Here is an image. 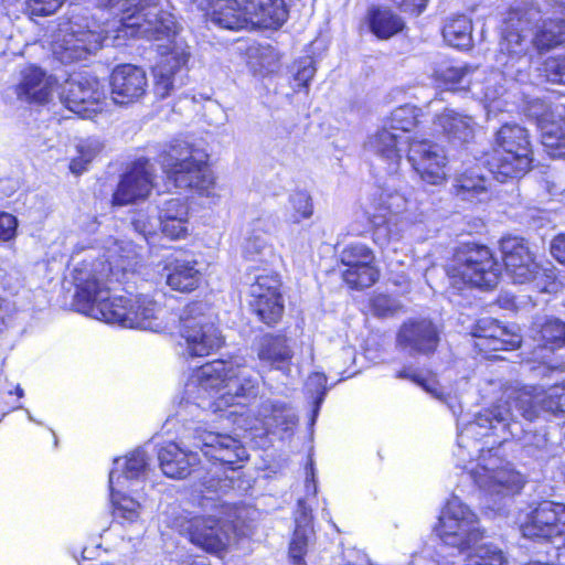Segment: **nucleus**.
<instances>
[{
	"mask_svg": "<svg viewBox=\"0 0 565 565\" xmlns=\"http://www.w3.org/2000/svg\"><path fill=\"white\" fill-rule=\"evenodd\" d=\"M111 98L118 105L139 100L147 90L148 81L142 68L122 64L114 68L110 76Z\"/></svg>",
	"mask_w": 565,
	"mask_h": 565,
	"instance_id": "obj_25",
	"label": "nucleus"
},
{
	"mask_svg": "<svg viewBox=\"0 0 565 565\" xmlns=\"http://www.w3.org/2000/svg\"><path fill=\"white\" fill-rule=\"evenodd\" d=\"M542 413L558 416L565 415V383L551 386L545 392H537L535 387H524L516 392L511 401H505L478 414L473 422H469L458 435V446L468 448L471 441L476 444L478 437L487 436L489 430L503 433L502 440H507L508 431L512 437L523 439L524 447L534 456L547 451L548 440L545 433L523 431L516 422L518 416L526 420L537 418Z\"/></svg>",
	"mask_w": 565,
	"mask_h": 565,
	"instance_id": "obj_2",
	"label": "nucleus"
},
{
	"mask_svg": "<svg viewBox=\"0 0 565 565\" xmlns=\"http://www.w3.org/2000/svg\"><path fill=\"white\" fill-rule=\"evenodd\" d=\"M341 565H374V563L364 551L348 548L343 553Z\"/></svg>",
	"mask_w": 565,
	"mask_h": 565,
	"instance_id": "obj_62",
	"label": "nucleus"
},
{
	"mask_svg": "<svg viewBox=\"0 0 565 565\" xmlns=\"http://www.w3.org/2000/svg\"><path fill=\"white\" fill-rule=\"evenodd\" d=\"M454 189L458 198L472 202L488 192V181L475 170H468L456 178Z\"/></svg>",
	"mask_w": 565,
	"mask_h": 565,
	"instance_id": "obj_43",
	"label": "nucleus"
},
{
	"mask_svg": "<svg viewBox=\"0 0 565 565\" xmlns=\"http://www.w3.org/2000/svg\"><path fill=\"white\" fill-rule=\"evenodd\" d=\"M294 88L300 90L309 87L317 70L312 57L306 56L294 64Z\"/></svg>",
	"mask_w": 565,
	"mask_h": 565,
	"instance_id": "obj_53",
	"label": "nucleus"
},
{
	"mask_svg": "<svg viewBox=\"0 0 565 565\" xmlns=\"http://www.w3.org/2000/svg\"><path fill=\"white\" fill-rule=\"evenodd\" d=\"M411 141L408 136H403L390 130L387 126H383L369 137L365 150L385 164L384 169L388 174H394L398 171L403 153L406 149L408 150Z\"/></svg>",
	"mask_w": 565,
	"mask_h": 565,
	"instance_id": "obj_23",
	"label": "nucleus"
},
{
	"mask_svg": "<svg viewBox=\"0 0 565 565\" xmlns=\"http://www.w3.org/2000/svg\"><path fill=\"white\" fill-rule=\"evenodd\" d=\"M502 332L503 334H498L497 340H491L492 352L500 350H514L520 347L522 342V337L519 333L509 330L507 327L503 326Z\"/></svg>",
	"mask_w": 565,
	"mask_h": 565,
	"instance_id": "obj_58",
	"label": "nucleus"
},
{
	"mask_svg": "<svg viewBox=\"0 0 565 565\" xmlns=\"http://www.w3.org/2000/svg\"><path fill=\"white\" fill-rule=\"evenodd\" d=\"M529 116L536 119L542 145L551 157H565V103L547 105L536 99L527 107Z\"/></svg>",
	"mask_w": 565,
	"mask_h": 565,
	"instance_id": "obj_16",
	"label": "nucleus"
},
{
	"mask_svg": "<svg viewBox=\"0 0 565 565\" xmlns=\"http://www.w3.org/2000/svg\"><path fill=\"white\" fill-rule=\"evenodd\" d=\"M501 252L507 273L514 284L531 282L540 274V266L524 238H503L501 241Z\"/></svg>",
	"mask_w": 565,
	"mask_h": 565,
	"instance_id": "obj_19",
	"label": "nucleus"
},
{
	"mask_svg": "<svg viewBox=\"0 0 565 565\" xmlns=\"http://www.w3.org/2000/svg\"><path fill=\"white\" fill-rule=\"evenodd\" d=\"M147 472L148 457L141 448L134 450L125 459L117 458L114 460V468L109 472V488L115 519H124L132 523L139 516L141 504L134 498L126 495L122 490L128 488L127 483L129 481L142 480Z\"/></svg>",
	"mask_w": 565,
	"mask_h": 565,
	"instance_id": "obj_12",
	"label": "nucleus"
},
{
	"mask_svg": "<svg viewBox=\"0 0 565 565\" xmlns=\"http://www.w3.org/2000/svg\"><path fill=\"white\" fill-rule=\"evenodd\" d=\"M160 162L168 180L180 190L201 192L212 183L207 154L185 141L172 143L161 154Z\"/></svg>",
	"mask_w": 565,
	"mask_h": 565,
	"instance_id": "obj_11",
	"label": "nucleus"
},
{
	"mask_svg": "<svg viewBox=\"0 0 565 565\" xmlns=\"http://www.w3.org/2000/svg\"><path fill=\"white\" fill-rule=\"evenodd\" d=\"M472 70L467 66H448L437 72V78L446 90L460 92L471 89L470 75Z\"/></svg>",
	"mask_w": 565,
	"mask_h": 565,
	"instance_id": "obj_47",
	"label": "nucleus"
},
{
	"mask_svg": "<svg viewBox=\"0 0 565 565\" xmlns=\"http://www.w3.org/2000/svg\"><path fill=\"white\" fill-rule=\"evenodd\" d=\"M435 125L454 142H468L473 137V119L452 109H445L444 113L438 115Z\"/></svg>",
	"mask_w": 565,
	"mask_h": 565,
	"instance_id": "obj_37",
	"label": "nucleus"
},
{
	"mask_svg": "<svg viewBox=\"0 0 565 565\" xmlns=\"http://www.w3.org/2000/svg\"><path fill=\"white\" fill-rule=\"evenodd\" d=\"M479 532H437V554L455 557L468 553L465 565H508L503 552L492 544H478Z\"/></svg>",
	"mask_w": 565,
	"mask_h": 565,
	"instance_id": "obj_13",
	"label": "nucleus"
},
{
	"mask_svg": "<svg viewBox=\"0 0 565 565\" xmlns=\"http://www.w3.org/2000/svg\"><path fill=\"white\" fill-rule=\"evenodd\" d=\"M131 225L139 235H141L146 241H149L153 235L157 234L158 230H161L159 215L150 216L147 213L140 212L138 213Z\"/></svg>",
	"mask_w": 565,
	"mask_h": 565,
	"instance_id": "obj_55",
	"label": "nucleus"
},
{
	"mask_svg": "<svg viewBox=\"0 0 565 565\" xmlns=\"http://www.w3.org/2000/svg\"><path fill=\"white\" fill-rule=\"evenodd\" d=\"M258 385L259 377L252 369L223 360L200 366L185 382L181 402L183 411L204 416L198 422H188L182 441L193 439L192 446L215 461L202 480L206 493L224 494L233 489L237 465L247 458V452L237 438L207 429L202 422L210 414L220 413V417L236 423V416L242 415L241 409L247 399L256 397Z\"/></svg>",
	"mask_w": 565,
	"mask_h": 565,
	"instance_id": "obj_1",
	"label": "nucleus"
},
{
	"mask_svg": "<svg viewBox=\"0 0 565 565\" xmlns=\"http://www.w3.org/2000/svg\"><path fill=\"white\" fill-rule=\"evenodd\" d=\"M439 524L449 529L480 530L478 515L457 495H452L446 502L439 516Z\"/></svg>",
	"mask_w": 565,
	"mask_h": 565,
	"instance_id": "obj_38",
	"label": "nucleus"
},
{
	"mask_svg": "<svg viewBox=\"0 0 565 565\" xmlns=\"http://www.w3.org/2000/svg\"><path fill=\"white\" fill-rule=\"evenodd\" d=\"M327 376L323 373L316 372L309 375L306 387L308 392H310L313 396V409L311 417V425L315 424L317 416L319 414V409L321 404L323 403L324 396L327 394Z\"/></svg>",
	"mask_w": 565,
	"mask_h": 565,
	"instance_id": "obj_51",
	"label": "nucleus"
},
{
	"mask_svg": "<svg viewBox=\"0 0 565 565\" xmlns=\"http://www.w3.org/2000/svg\"><path fill=\"white\" fill-rule=\"evenodd\" d=\"M18 220L14 215L0 212V241L11 242L17 236Z\"/></svg>",
	"mask_w": 565,
	"mask_h": 565,
	"instance_id": "obj_61",
	"label": "nucleus"
},
{
	"mask_svg": "<svg viewBox=\"0 0 565 565\" xmlns=\"http://www.w3.org/2000/svg\"><path fill=\"white\" fill-rule=\"evenodd\" d=\"M56 81L41 67L29 65L21 70L15 87L18 99L30 104L44 105L53 96Z\"/></svg>",
	"mask_w": 565,
	"mask_h": 565,
	"instance_id": "obj_26",
	"label": "nucleus"
},
{
	"mask_svg": "<svg viewBox=\"0 0 565 565\" xmlns=\"http://www.w3.org/2000/svg\"><path fill=\"white\" fill-rule=\"evenodd\" d=\"M203 551L220 555L235 541L237 544L248 541L246 532H180Z\"/></svg>",
	"mask_w": 565,
	"mask_h": 565,
	"instance_id": "obj_39",
	"label": "nucleus"
},
{
	"mask_svg": "<svg viewBox=\"0 0 565 565\" xmlns=\"http://www.w3.org/2000/svg\"><path fill=\"white\" fill-rule=\"evenodd\" d=\"M171 514L173 515V521L168 523L167 526L172 530H215L220 526L221 518H216V515H195L190 516V513L179 512L178 508H172ZM224 525H221V530H223Z\"/></svg>",
	"mask_w": 565,
	"mask_h": 565,
	"instance_id": "obj_45",
	"label": "nucleus"
},
{
	"mask_svg": "<svg viewBox=\"0 0 565 565\" xmlns=\"http://www.w3.org/2000/svg\"><path fill=\"white\" fill-rule=\"evenodd\" d=\"M258 359L275 370L289 371L294 351L284 335L266 334L259 340Z\"/></svg>",
	"mask_w": 565,
	"mask_h": 565,
	"instance_id": "obj_31",
	"label": "nucleus"
},
{
	"mask_svg": "<svg viewBox=\"0 0 565 565\" xmlns=\"http://www.w3.org/2000/svg\"><path fill=\"white\" fill-rule=\"evenodd\" d=\"M104 98L103 85L96 77L89 75L71 78L64 89L66 107L83 117H90L92 114L97 113Z\"/></svg>",
	"mask_w": 565,
	"mask_h": 565,
	"instance_id": "obj_20",
	"label": "nucleus"
},
{
	"mask_svg": "<svg viewBox=\"0 0 565 565\" xmlns=\"http://www.w3.org/2000/svg\"><path fill=\"white\" fill-rule=\"evenodd\" d=\"M153 166L147 159L135 161L122 174L113 195L116 205H127L143 200L152 189Z\"/></svg>",
	"mask_w": 565,
	"mask_h": 565,
	"instance_id": "obj_22",
	"label": "nucleus"
},
{
	"mask_svg": "<svg viewBox=\"0 0 565 565\" xmlns=\"http://www.w3.org/2000/svg\"><path fill=\"white\" fill-rule=\"evenodd\" d=\"M446 271L450 284L458 289L470 286L489 290L499 284L502 266L489 247L467 243L456 249Z\"/></svg>",
	"mask_w": 565,
	"mask_h": 565,
	"instance_id": "obj_8",
	"label": "nucleus"
},
{
	"mask_svg": "<svg viewBox=\"0 0 565 565\" xmlns=\"http://www.w3.org/2000/svg\"><path fill=\"white\" fill-rule=\"evenodd\" d=\"M118 19L108 23L114 39L139 36L148 40H170L175 34V19L163 11L158 0H90Z\"/></svg>",
	"mask_w": 565,
	"mask_h": 565,
	"instance_id": "obj_5",
	"label": "nucleus"
},
{
	"mask_svg": "<svg viewBox=\"0 0 565 565\" xmlns=\"http://www.w3.org/2000/svg\"><path fill=\"white\" fill-rule=\"evenodd\" d=\"M203 116L207 124L220 126L226 121V114L222 106L212 99H207L203 106Z\"/></svg>",
	"mask_w": 565,
	"mask_h": 565,
	"instance_id": "obj_60",
	"label": "nucleus"
},
{
	"mask_svg": "<svg viewBox=\"0 0 565 565\" xmlns=\"http://www.w3.org/2000/svg\"><path fill=\"white\" fill-rule=\"evenodd\" d=\"M396 341L409 354L428 355L439 343V330L429 319H409L401 326Z\"/></svg>",
	"mask_w": 565,
	"mask_h": 565,
	"instance_id": "obj_24",
	"label": "nucleus"
},
{
	"mask_svg": "<svg viewBox=\"0 0 565 565\" xmlns=\"http://www.w3.org/2000/svg\"><path fill=\"white\" fill-rule=\"evenodd\" d=\"M103 143L98 138L89 137L81 139L76 143V156L71 160L70 170L74 174H81L88 163L102 151Z\"/></svg>",
	"mask_w": 565,
	"mask_h": 565,
	"instance_id": "obj_48",
	"label": "nucleus"
},
{
	"mask_svg": "<svg viewBox=\"0 0 565 565\" xmlns=\"http://www.w3.org/2000/svg\"><path fill=\"white\" fill-rule=\"evenodd\" d=\"M558 46L565 47V20H543L536 6L520 4L504 19L497 63L504 74L519 79L534 52L543 54Z\"/></svg>",
	"mask_w": 565,
	"mask_h": 565,
	"instance_id": "obj_3",
	"label": "nucleus"
},
{
	"mask_svg": "<svg viewBox=\"0 0 565 565\" xmlns=\"http://www.w3.org/2000/svg\"><path fill=\"white\" fill-rule=\"evenodd\" d=\"M269 222L264 218H257L252 222L250 231L246 237L243 250L247 259L259 263H271L276 255L274 247L269 243Z\"/></svg>",
	"mask_w": 565,
	"mask_h": 565,
	"instance_id": "obj_32",
	"label": "nucleus"
},
{
	"mask_svg": "<svg viewBox=\"0 0 565 565\" xmlns=\"http://www.w3.org/2000/svg\"><path fill=\"white\" fill-rule=\"evenodd\" d=\"M395 7L405 13L419 15L426 8L428 0H391Z\"/></svg>",
	"mask_w": 565,
	"mask_h": 565,
	"instance_id": "obj_63",
	"label": "nucleus"
},
{
	"mask_svg": "<svg viewBox=\"0 0 565 565\" xmlns=\"http://www.w3.org/2000/svg\"><path fill=\"white\" fill-rule=\"evenodd\" d=\"M544 530L565 527V504L552 501L541 502L536 508L525 513L520 530Z\"/></svg>",
	"mask_w": 565,
	"mask_h": 565,
	"instance_id": "obj_35",
	"label": "nucleus"
},
{
	"mask_svg": "<svg viewBox=\"0 0 565 565\" xmlns=\"http://www.w3.org/2000/svg\"><path fill=\"white\" fill-rule=\"evenodd\" d=\"M498 334H503L502 326L489 317L479 319L471 330V335L476 339L475 347L484 353L492 352L491 340H497Z\"/></svg>",
	"mask_w": 565,
	"mask_h": 565,
	"instance_id": "obj_46",
	"label": "nucleus"
},
{
	"mask_svg": "<svg viewBox=\"0 0 565 565\" xmlns=\"http://www.w3.org/2000/svg\"><path fill=\"white\" fill-rule=\"evenodd\" d=\"M248 22L263 28H278L287 19L284 0H246Z\"/></svg>",
	"mask_w": 565,
	"mask_h": 565,
	"instance_id": "obj_33",
	"label": "nucleus"
},
{
	"mask_svg": "<svg viewBox=\"0 0 565 565\" xmlns=\"http://www.w3.org/2000/svg\"><path fill=\"white\" fill-rule=\"evenodd\" d=\"M371 31L380 39H390L404 29V21L390 8L372 7L367 13Z\"/></svg>",
	"mask_w": 565,
	"mask_h": 565,
	"instance_id": "obj_42",
	"label": "nucleus"
},
{
	"mask_svg": "<svg viewBox=\"0 0 565 565\" xmlns=\"http://www.w3.org/2000/svg\"><path fill=\"white\" fill-rule=\"evenodd\" d=\"M417 116L416 107L404 105L392 111L384 126H387L392 131L407 136L406 134L417 125Z\"/></svg>",
	"mask_w": 565,
	"mask_h": 565,
	"instance_id": "obj_50",
	"label": "nucleus"
},
{
	"mask_svg": "<svg viewBox=\"0 0 565 565\" xmlns=\"http://www.w3.org/2000/svg\"><path fill=\"white\" fill-rule=\"evenodd\" d=\"M258 415L267 430L273 428H280L281 430L290 429L297 420L295 413L287 406V404L266 399L259 407Z\"/></svg>",
	"mask_w": 565,
	"mask_h": 565,
	"instance_id": "obj_41",
	"label": "nucleus"
},
{
	"mask_svg": "<svg viewBox=\"0 0 565 565\" xmlns=\"http://www.w3.org/2000/svg\"><path fill=\"white\" fill-rule=\"evenodd\" d=\"M532 147L527 130L512 122L494 134V148L487 159L489 171L499 182L524 175L532 167Z\"/></svg>",
	"mask_w": 565,
	"mask_h": 565,
	"instance_id": "obj_6",
	"label": "nucleus"
},
{
	"mask_svg": "<svg viewBox=\"0 0 565 565\" xmlns=\"http://www.w3.org/2000/svg\"><path fill=\"white\" fill-rule=\"evenodd\" d=\"M106 263L107 270L111 277H117L118 273L121 271L122 276L127 273L134 271L140 260V252L137 246L130 241H110L109 245L106 246Z\"/></svg>",
	"mask_w": 565,
	"mask_h": 565,
	"instance_id": "obj_30",
	"label": "nucleus"
},
{
	"mask_svg": "<svg viewBox=\"0 0 565 565\" xmlns=\"http://www.w3.org/2000/svg\"><path fill=\"white\" fill-rule=\"evenodd\" d=\"M205 309L202 302L191 303L180 318V333L185 341V352L190 356L209 355L223 343L212 317Z\"/></svg>",
	"mask_w": 565,
	"mask_h": 565,
	"instance_id": "obj_14",
	"label": "nucleus"
},
{
	"mask_svg": "<svg viewBox=\"0 0 565 565\" xmlns=\"http://www.w3.org/2000/svg\"><path fill=\"white\" fill-rule=\"evenodd\" d=\"M287 212L289 220L295 224L310 218L313 214V202L310 193L305 190L291 192L288 196Z\"/></svg>",
	"mask_w": 565,
	"mask_h": 565,
	"instance_id": "obj_49",
	"label": "nucleus"
},
{
	"mask_svg": "<svg viewBox=\"0 0 565 565\" xmlns=\"http://www.w3.org/2000/svg\"><path fill=\"white\" fill-rule=\"evenodd\" d=\"M65 0H28V10L32 15H50L54 13Z\"/></svg>",
	"mask_w": 565,
	"mask_h": 565,
	"instance_id": "obj_59",
	"label": "nucleus"
},
{
	"mask_svg": "<svg viewBox=\"0 0 565 565\" xmlns=\"http://www.w3.org/2000/svg\"><path fill=\"white\" fill-rule=\"evenodd\" d=\"M189 60L184 50L172 49L161 54L160 61L153 67L154 92L160 98H166L174 87L175 74Z\"/></svg>",
	"mask_w": 565,
	"mask_h": 565,
	"instance_id": "obj_28",
	"label": "nucleus"
},
{
	"mask_svg": "<svg viewBox=\"0 0 565 565\" xmlns=\"http://www.w3.org/2000/svg\"><path fill=\"white\" fill-rule=\"evenodd\" d=\"M413 205L405 193L388 186L379 190L365 211L374 227V242L386 246L399 239L402 228L398 223L422 222V215L412 211Z\"/></svg>",
	"mask_w": 565,
	"mask_h": 565,
	"instance_id": "obj_9",
	"label": "nucleus"
},
{
	"mask_svg": "<svg viewBox=\"0 0 565 565\" xmlns=\"http://www.w3.org/2000/svg\"><path fill=\"white\" fill-rule=\"evenodd\" d=\"M341 262L347 267L342 271L343 280L351 288H367L379 278L374 267L373 252L363 244H352L341 253Z\"/></svg>",
	"mask_w": 565,
	"mask_h": 565,
	"instance_id": "obj_21",
	"label": "nucleus"
},
{
	"mask_svg": "<svg viewBox=\"0 0 565 565\" xmlns=\"http://www.w3.org/2000/svg\"><path fill=\"white\" fill-rule=\"evenodd\" d=\"M161 232L172 238H183L189 233V206L181 199L164 201L159 207Z\"/></svg>",
	"mask_w": 565,
	"mask_h": 565,
	"instance_id": "obj_29",
	"label": "nucleus"
},
{
	"mask_svg": "<svg viewBox=\"0 0 565 565\" xmlns=\"http://www.w3.org/2000/svg\"><path fill=\"white\" fill-rule=\"evenodd\" d=\"M100 265L105 271L106 265ZM104 277V273L97 276L95 271L86 268L76 269L74 306L78 312L124 328L152 331L161 328L158 320L162 308L157 301L145 295L110 297Z\"/></svg>",
	"mask_w": 565,
	"mask_h": 565,
	"instance_id": "obj_4",
	"label": "nucleus"
},
{
	"mask_svg": "<svg viewBox=\"0 0 565 565\" xmlns=\"http://www.w3.org/2000/svg\"><path fill=\"white\" fill-rule=\"evenodd\" d=\"M535 326L534 340L537 345L532 352V362L537 365L530 366V370L544 377L552 372L563 370L564 363L556 360L553 352L565 344V323L559 319L548 318Z\"/></svg>",
	"mask_w": 565,
	"mask_h": 565,
	"instance_id": "obj_15",
	"label": "nucleus"
},
{
	"mask_svg": "<svg viewBox=\"0 0 565 565\" xmlns=\"http://www.w3.org/2000/svg\"><path fill=\"white\" fill-rule=\"evenodd\" d=\"M281 281L275 273L255 275L249 285V306L259 320L268 326L277 323L284 313Z\"/></svg>",
	"mask_w": 565,
	"mask_h": 565,
	"instance_id": "obj_17",
	"label": "nucleus"
},
{
	"mask_svg": "<svg viewBox=\"0 0 565 565\" xmlns=\"http://www.w3.org/2000/svg\"><path fill=\"white\" fill-rule=\"evenodd\" d=\"M521 546L534 553L550 554V545L556 551V556L565 563V532H522Z\"/></svg>",
	"mask_w": 565,
	"mask_h": 565,
	"instance_id": "obj_40",
	"label": "nucleus"
},
{
	"mask_svg": "<svg viewBox=\"0 0 565 565\" xmlns=\"http://www.w3.org/2000/svg\"><path fill=\"white\" fill-rule=\"evenodd\" d=\"M542 72L547 82L565 84V55L548 57L543 64Z\"/></svg>",
	"mask_w": 565,
	"mask_h": 565,
	"instance_id": "obj_56",
	"label": "nucleus"
},
{
	"mask_svg": "<svg viewBox=\"0 0 565 565\" xmlns=\"http://www.w3.org/2000/svg\"><path fill=\"white\" fill-rule=\"evenodd\" d=\"M550 249L553 257L565 265V234L557 235L552 241Z\"/></svg>",
	"mask_w": 565,
	"mask_h": 565,
	"instance_id": "obj_64",
	"label": "nucleus"
},
{
	"mask_svg": "<svg viewBox=\"0 0 565 565\" xmlns=\"http://www.w3.org/2000/svg\"><path fill=\"white\" fill-rule=\"evenodd\" d=\"M211 23L222 29L238 31L248 24L246 7L243 9L237 0H214L209 11H204Z\"/></svg>",
	"mask_w": 565,
	"mask_h": 565,
	"instance_id": "obj_34",
	"label": "nucleus"
},
{
	"mask_svg": "<svg viewBox=\"0 0 565 565\" xmlns=\"http://www.w3.org/2000/svg\"><path fill=\"white\" fill-rule=\"evenodd\" d=\"M315 532L308 535L306 532H294L289 544V562L291 565H307L303 556L308 551V546L312 542Z\"/></svg>",
	"mask_w": 565,
	"mask_h": 565,
	"instance_id": "obj_52",
	"label": "nucleus"
},
{
	"mask_svg": "<svg viewBox=\"0 0 565 565\" xmlns=\"http://www.w3.org/2000/svg\"><path fill=\"white\" fill-rule=\"evenodd\" d=\"M396 377L403 379V380H411L414 383L423 386L425 391L430 393L436 398L445 401L447 403V405L452 409V413L454 414L456 413L454 409V405L450 403V401H448V398L444 395V393L438 390L437 383H435L433 380L423 379L419 374L415 373L411 369H404V370L399 371L396 374Z\"/></svg>",
	"mask_w": 565,
	"mask_h": 565,
	"instance_id": "obj_54",
	"label": "nucleus"
},
{
	"mask_svg": "<svg viewBox=\"0 0 565 565\" xmlns=\"http://www.w3.org/2000/svg\"><path fill=\"white\" fill-rule=\"evenodd\" d=\"M119 40L114 39L109 24L102 28L87 18L73 15L60 26L52 51L62 63H73L97 52L103 45H117Z\"/></svg>",
	"mask_w": 565,
	"mask_h": 565,
	"instance_id": "obj_7",
	"label": "nucleus"
},
{
	"mask_svg": "<svg viewBox=\"0 0 565 565\" xmlns=\"http://www.w3.org/2000/svg\"><path fill=\"white\" fill-rule=\"evenodd\" d=\"M158 460L162 472L172 479L186 478L192 467L200 462L198 452L184 450L175 443H169L160 448Z\"/></svg>",
	"mask_w": 565,
	"mask_h": 565,
	"instance_id": "obj_27",
	"label": "nucleus"
},
{
	"mask_svg": "<svg viewBox=\"0 0 565 565\" xmlns=\"http://www.w3.org/2000/svg\"><path fill=\"white\" fill-rule=\"evenodd\" d=\"M371 309L377 317H388L401 309V303L391 296L379 294L371 299Z\"/></svg>",
	"mask_w": 565,
	"mask_h": 565,
	"instance_id": "obj_57",
	"label": "nucleus"
},
{
	"mask_svg": "<svg viewBox=\"0 0 565 565\" xmlns=\"http://www.w3.org/2000/svg\"><path fill=\"white\" fill-rule=\"evenodd\" d=\"M407 159L423 181L434 185L445 181L447 158L439 145L426 139H413Z\"/></svg>",
	"mask_w": 565,
	"mask_h": 565,
	"instance_id": "obj_18",
	"label": "nucleus"
},
{
	"mask_svg": "<svg viewBox=\"0 0 565 565\" xmlns=\"http://www.w3.org/2000/svg\"><path fill=\"white\" fill-rule=\"evenodd\" d=\"M483 463L473 470L471 477L483 492L484 509L501 513L512 497L521 491L524 479L509 461L488 451Z\"/></svg>",
	"mask_w": 565,
	"mask_h": 565,
	"instance_id": "obj_10",
	"label": "nucleus"
},
{
	"mask_svg": "<svg viewBox=\"0 0 565 565\" xmlns=\"http://www.w3.org/2000/svg\"><path fill=\"white\" fill-rule=\"evenodd\" d=\"M163 271L167 285L181 292L194 290L201 279L194 260L172 259L166 264Z\"/></svg>",
	"mask_w": 565,
	"mask_h": 565,
	"instance_id": "obj_36",
	"label": "nucleus"
},
{
	"mask_svg": "<svg viewBox=\"0 0 565 565\" xmlns=\"http://www.w3.org/2000/svg\"><path fill=\"white\" fill-rule=\"evenodd\" d=\"M472 23L466 15H457L449 19L443 29L445 41L458 49H468L472 42Z\"/></svg>",
	"mask_w": 565,
	"mask_h": 565,
	"instance_id": "obj_44",
	"label": "nucleus"
}]
</instances>
